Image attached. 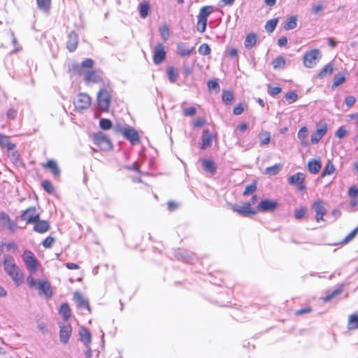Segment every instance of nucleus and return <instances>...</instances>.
<instances>
[{
    "label": "nucleus",
    "instance_id": "36",
    "mask_svg": "<svg viewBox=\"0 0 358 358\" xmlns=\"http://www.w3.org/2000/svg\"><path fill=\"white\" fill-rule=\"evenodd\" d=\"M336 171V168L334 165L333 164L332 162L330 160H328L326 163L324 169L321 173V177L324 178L327 176L333 174Z\"/></svg>",
    "mask_w": 358,
    "mask_h": 358
},
{
    "label": "nucleus",
    "instance_id": "27",
    "mask_svg": "<svg viewBox=\"0 0 358 358\" xmlns=\"http://www.w3.org/2000/svg\"><path fill=\"white\" fill-rule=\"evenodd\" d=\"M166 74L168 76L169 80L171 83H174L178 80V71L176 68L173 66H169L166 68Z\"/></svg>",
    "mask_w": 358,
    "mask_h": 358
},
{
    "label": "nucleus",
    "instance_id": "61",
    "mask_svg": "<svg viewBox=\"0 0 358 358\" xmlns=\"http://www.w3.org/2000/svg\"><path fill=\"white\" fill-rule=\"evenodd\" d=\"M347 134L346 128L344 126H341L338 127V129L336 131V136L339 139H341L345 136Z\"/></svg>",
    "mask_w": 358,
    "mask_h": 358
},
{
    "label": "nucleus",
    "instance_id": "5",
    "mask_svg": "<svg viewBox=\"0 0 358 358\" xmlns=\"http://www.w3.org/2000/svg\"><path fill=\"white\" fill-rule=\"evenodd\" d=\"M111 91L106 88H101L97 94V103L99 108L103 112H108L111 101Z\"/></svg>",
    "mask_w": 358,
    "mask_h": 358
},
{
    "label": "nucleus",
    "instance_id": "7",
    "mask_svg": "<svg viewBox=\"0 0 358 358\" xmlns=\"http://www.w3.org/2000/svg\"><path fill=\"white\" fill-rule=\"evenodd\" d=\"M91 97L85 93H80L74 100V106L76 110H87L91 106Z\"/></svg>",
    "mask_w": 358,
    "mask_h": 358
},
{
    "label": "nucleus",
    "instance_id": "31",
    "mask_svg": "<svg viewBox=\"0 0 358 358\" xmlns=\"http://www.w3.org/2000/svg\"><path fill=\"white\" fill-rule=\"evenodd\" d=\"M213 12V7L212 6H203L199 13L197 18L202 19L208 21V17Z\"/></svg>",
    "mask_w": 358,
    "mask_h": 358
},
{
    "label": "nucleus",
    "instance_id": "59",
    "mask_svg": "<svg viewBox=\"0 0 358 358\" xmlns=\"http://www.w3.org/2000/svg\"><path fill=\"white\" fill-rule=\"evenodd\" d=\"M4 246L8 252H15L17 250L18 246L15 242L4 243Z\"/></svg>",
    "mask_w": 358,
    "mask_h": 358
},
{
    "label": "nucleus",
    "instance_id": "58",
    "mask_svg": "<svg viewBox=\"0 0 358 358\" xmlns=\"http://www.w3.org/2000/svg\"><path fill=\"white\" fill-rule=\"evenodd\" d=\"M348 196L351 199H357L358 196V188L355 185L351 186L348 189Z\"/></svg>",
    "mask_w": 358,
    "mask_h": 358
},
{
    "label": "nucleus",
    "instance_id": "55",
    "mask_svg": "<svg viewBox=\"0 0 358 358\" xmlns=\"http://www.w3.org/2000/svg\"><path fill=\"white\" fill-rule=\"evenodd\" d=\"M112 126V122L109 119L103 118L99 121V127L103 130L110 129Z\"/></svg>",
    "mask_w": 358,
    "mask_h": 358
},
{
    "label": "nucleus",
    "instance_id": "4",
    "mask_svg": "<svg viewBox=\"0 0 358 358\" xmlns=\"http://www.w3.org/2000/svg\"><path fill=\"white\" fill-rule=\"evenodd\" d=\"M115 130L117 133L121 134L125 139L129 141L132 145H137L141 142L140 136L134 127L126 126L122 127L120 125L116 126Z\"/></svg>",
    "mask_w": 358,
    "mask_h": 358
},
{
    "label": "nucleus",
    "instance_id": "43",
    "mask_svg": "<svg viewBox=\"0 0 358 358\" xmlns=\"http://www.w3.org/2000/svg\"><path fill=\"white\" fill-rule=\"evenodd\" d=\"M272 65L275 69H283L285 66V60L282 56H278L273 60Z\"/></svg>",
    "mask_w": 358,
    "mask_h": 358
},
{
    "label": "nucleus",
    "instance_id": "22",
    "mask_svg": "<svg viewBox=\"0 0 358 358\" xmlns=\"http://www.w3.org/2000/svg\"><path fill=\"white\" fill-rule=\"evenodd\" d=\"M73 299L78 308L87 309V310H89V312H91L90 307L87 300H86L80 292H75L73 295Z\"/></svg>",
    "mask_w": 358,
    "mask_h": 358
},
{
    "label": "nucleus",
    "instance_id": "53",
    "mask_svg": "<svg viewBox=\"0 0 358 358\" xmlns=\"http://www.w3.org/2000/svg\"><path fill=\"white\" fill-rule=\"evenodd\" d=\"M257 189V182L254 181L252 184L247 185L243 191V196H247L254 193Z\"/></svg>",
    "mask_w": 358,
    "mask_h": 358
},
{
    "label": "nucleus",
    "instance_id": "46",
    "mask_svg": "<svg viewBox=\"0 0 358 358\" xmlns=\"http://www.w3.org/2000/svg\"><path fill=\"white\" fill-rule=\"evenodd\" d=\"M278 23V18H273L266 22L265 29L268 33H272Z\"/></svg>",
    "mask_w": 358,
    "mask_h": 358
},
{
    "label": "nucleus",
    "instance_id": "11",
    "mask_svg": "<svg viewBox=\"0 0 358 358\" xmlns=\"http://www.w3.org/2000/svg\"><path fill=\"white\" fill-rule=\"evenodd\" d=\"M0 226L7 228L12 232H14L17 228V223L12 220L6 213L3 211L0 212Z\"/></svg>",
    "mask_w": 358,
    "mask_h": 358
},
{
    "label": "nucleus",
    "instance_id": "57",
    "mask_svg": "<svg viewBox=\"0 0 358 358\" xmlns=\"http://www.w3.org/2000/svg\"><path fill=\"white\" fill-rule=\"evenodd\" d=\"M34 273H29V275H28V276L27 277V279H26L27 285L29 286V287L30 289L34 288L36 286V285H38V283L36 282V280L34 278Z\"/></svg>",
    "mask_w": 358,
    "mask_h": 358
},
{
    "label": "nucleus",
    "instance_id": "25",
    "mask_svg": "<svg viewBox=\"0 0 358 358\" xmlns=\"http://www.w3.org/2000/svg\"><path fill=\"white\" fill-rule=\"evenodd\" d=\"M307 166L310 173L316 174L321 169L322 164L320 159H311L308 162Z\"/></svg>",
    "mask_w": 358,
    "mask_h": 358
},
{
    "label": "nucleus",
    "instance_id": "12",
    "mask_svg": "<svg viewBox=\"0 0 358 358\" xmlns=\"http://www.w3.org/2000/svg\"><path fill=\"white\" fill-rule=\"evenodd\" d=\"M166 52L162 43H158L155 48L153 52V62L155 64H159L166 59Z\"/></svg>",
    "mask_w": 358,
    "mask_h": 358
},
{
    "label": "nucleus",
    "instance_id": "24",
    "mask_svg": "<svg viewBox=\"0 0 358 358\" xmlns=\"http://www.w3.org/2000/svg\"><path fill=\"white\" fill-rule=\"evenodd\" d=\"M42 166L45 169H50L55 178H58L60 175V170L58 166L52 159H49L45 164H43Z\"/></svg>",
    "mask_w": 358,
    "mask_h": 358
},
{
    "label": "nucleus",
    "instance_id": "47",
    "mask_svg": "<svg viewBox=\"0 0 358 358\" xmlns=\"http://www.w3.org/2000/svg\"><path fill=\"white\" fill-rule=\"evenodd\" d=\"M342 291H343V287H342L336 289L331 293H330V294H327V296H324L322 298V301L323 302H328V301H329L333 298H334V297L337 296L338 295H339L342 292Z\"/></svg>",
    "mask_w": 358,
    "mask_h": 358
},
{
    "label": "nucleus",
    "instance_id": "3",
    "mask_svg": "<svg viewBox=\"0 0 358 358\" xmlns=\"http://www.w3.org/2000/svg\"><path fill=\"white\" fill-rule=\"evenodd\" d=\"M22 259L29 273H36L40 269L43 271L40 262L31 250H24L22 255Z\"/></svg>",
    "mask_w": 358,
    "mask_h": 358
},
{
    "label": "nucleus",
    "instance_id": "60",
    "mask_svg": "<svg viewBox=\"0 0 358 358\" xmlns=\"http://www.w3.org/2000/svg\"><path fill=\"white\" fill-rule=\"evenodd\" d=\"M54 243L55 238L51 236H48L46 238L43 240L42 245L45 248H50L52 246Z\"/></svg>",
    "mask_w": 358,
    "mask_h": 358
},
{
    "label": "nucleus",
    "instance_id": "10",
    "mask_svg": "<svg viewBox=\"0 0 358 358\" xmlns=\"http://www.w3.org/2000/svg\"><path fill=\"white\" fill-rule=\"evenodd\" d=\"M40 217L39 213H37L36 208L34 206H31L24 210L20 218L22 220L26 221L27 223L33 224L37 221Z\"/></svg>",
    "mask_w": 358,
    "mask_h": 358
},
{
    "label": "nucleus",
    "instance_id": "41",
    "mask_svg": "<svg viewBox=\"0 0 358 358\" xmlns=\"http://www.w3.org/2000/svg\"><path fill=\"white\" fill-rule=\"evenodd\" d=\"M345 76L343 73L336 74L334 77V82L331 89L334 90L345 82Z\"/></svg>",
    "mask_w": 358,
    "mask_h": 358
},
{
    "label": "nucleus",
    "instance_id": "9",
    "mask_svg": "<svg viewBox=\"0 0 358 358\" xmlns=\"http://www.w3.org/2000/svg\"><path fill=\"white\" fill-rule=\"evenodd\" d=\"M231 209L234 212L243 217L257 214V210L252 208L250 202H245L243 206L234 204L231 206Z\"/></svg>",
    "mask_w": 358,
    "mask_h": 358
},
{
    "label": "nucleus",
    "instance_id": "26",
    "mask_svg": "<svg viewBox=\"0 0 358 358\" xmlns=\"http://www.w3.org/2000/svg\"><path fill=\"white\" fill-rule=\"evenodd\" d=\"M7 156L10 160L14 163L17 164L21 161V156L19 152L16 150V147H13L12 149H7Z\"/></svg>",
    "mask_w": 358,
    "mask_h": 358
},
{
    "label": "nucleus",
    "instance_id": "64",
    "mask_svg": "<svg viewBox=\"0 0 358 358\" xmlns=\"http://www.w3.org/2000/svg\"><path fill=\"white\" fill-rule=\"evenodd\" d=\"M282 92V89L280 87H268V92L272 96H275Z\"/></svg>",
    "mask_w": 358,
    "mask_h": 358
},
{
    "label": "nucleus",
    "instance_id": "50",
    "mask_svg": "<svg viewBox=\"0 0 358 358\" xmlns=\"http://www.w3.org/2000/svg\"><path fill=\"white\" fill-rule=\"evenodd\" d=\"M285 98L287 103L290 104L298 99V94L295 91H291L285 94Z\"/></svg>",
    "mask_w": 358,
    "mask_h": 358
},
{
    "label": "nucleus",
    "instance_id": "2",
    "mask_svg": "<svg viewBox=\"0 0 358 358\" xmlns=\"http://www.w3.org/2000/svg\"><path fill=\"white\" fill-rule=\"evenodd\" d=\"M91 140L100 151L108 152L113 150V145L109 137L102 131L93 133L90 136Z\"/></svg>",
    "mask_w": 358,
    "mask_h": 358
},
{
    "label": "nucleus",
    "instance_id": "30",
    "mask_svg": "<svg viewBox=\"0 0 358 358\" xmlns=\"http://www.w3.org/2000/svg\"><path fill=\"white\" fill-rule=\"evenodd\" d=\"M59 314L67 321L71 316V310L68 303H63L59 310Z\"/></svg>",
    "mask_w": 358,
    "mask_h": 358
},
{
    "label": "nucleus",
    "instance_id": "44",
    "mask_svg": "<svg viewBox=\"0 0 358 358\" xmlns=\"http://www.w3.org/2000/svg\"><path fill=\"white\" fill-rule=\"evenodd\" d=\"M222 101L225 104L229 105L233 102V101L234 99V96L232 92H231L229 90H224L222 92Z\"/></svg>",
    "mask_w": 358,
    "mask_h": 358
},
{
    "label": "nucleus",
    "instance_id": "15",
    "mask_svg": "<svg viewBox=\"0 0 358 358\" xmlns=\"http://www.w3.org/2000/svg\"><path fill=\"white\" fill-rule=\"evenodd\" d=\"M59 328L60 341L64 344H66L71 336L72 327L69 323H66V324L60 326Z\"/></svg>",
    "mask_w": 358,
    "mask_h": 358
},
{
    "label": "nucleus",
    "instance_id": "23",
    "mask_svg": "<svg viewBox=\"0 0 358 358\" xmlns=\"http://www.w3.org/2000/svg\"><path fill=\"white\" fill-rule=\"evenodd\" d=\"M33 224H34V230L39 234L45 233L50 229L49 222L46 220H41L40 217Z\"/></svg>",
    "mask_w": 358,
    "mask_h": 358
},
{
    "label": "nucleus",
    "instance_id": "21",
    "mask_svg": "<svg viewBox=\"0 0 358 358\" xmlns=\"http://www.w3.org/2000/svg\"><path fill=\"white\" fill-rule=\"evenodd\" d=\"M194 52V47H189L185 43H179L177 45V52L180 57L189 56Z\"/></svg>",
    "mask_w": 358,
    "mask_h": 358
},
{
    "label": "nucleus",
    "instance_id": "52",
    "mask_svg": "<svg viewBox=\"0 0 358 358\" xmlns=\"http://www.w3.org/2000/svg\"><path fill=\"white\" fill-rule=\"evenodd\" d=\"M358 233V227L354 229L348 235L345 236V238L341 241V244H347L350 242L357 234Z\"/></svg>",
    "mask_w": 358,
    "mask_h": 358
},
{
    "label": "nucleus",
    "instance_id": "45",
    "mask_svg": "<svg viewBox=\"0 0 358 358\" xmlns=\"http://www.w3.org/2000/svg\"><path fill=\"white\" fill-rule=\"evenodd\" d=\"M259 138L261 145H266L271 141V134L268 131H263L259 133Z\"/></svg>",
    "mask_w": 358,
    "mask_h": 358
},
{
    "label": "nucleus",
    "instance_id": "18",
    "mask_svg": "<svg viewBox=\"0 0 358 358\" xmlns=\"http://www.w3.org/2000/svg\"><path fill=\"white\" fill-rule=\"evenodd\" d=\"M84 79L87 83H101L103 82L101 76L94 70L86 72L84 75Z\"/></svg>",
    "mask_w": 358,
    "mask_h": 358
},
{
    "label": "nucleus",
    "instance_id": "54",
    "mask_svg": "<svg viewBox=\"0 0 358 358\" xmlns=\"http://www.w3.org/2000/svg\"><path fill=\"white\" fill-rule=\"evenodd\" d=\"M198 52L201 55H210L211 50L208 44L203 43L199 47Z\"/></svg>",
    "mask_w": 358,
    "mask_h": 358
},
{
    "label": "nucleus",
    "instance_id": "6",
    "mask_svg": "<svg viewBox=\"0 0 358 358\" xmlns=\"http://www.w3.org/2000/svg\"><path fill=\"white\" fill-rule=\"evenodd\" d=\"M306 175L303 173H296L287 178V182L291 185H295L299 192H303L306 189L305 183Z\"/></svg>",
    "mask_w": 358,
    "mask_h": 358
},
{
    "label": "nucleus",
    "instance_id": "51",
    "mask_svg": "<svg viewBox=\"0 0 358 358\" xmlns=\"http://www.w3.org/2000/svg\"><path fill=\"white\" fill-rule=\"evenodd\" d=\"M41 185L43 188V189L48 194H52L55 191V188L53 187V185L51 183L50 181L48 180H45L42 182Z\"/></svg>",
    "mask_w": 358,
    "mask_h": 358
},
{
    "label": "nucleus",
    "instance_id": "63",
    "mask_svg": "<svg viewBox=\"0 0 358 358\" xmlns=\"http://www.w3.org/2000/svg\"><path fill=\"white\" fill-rule=\"evenodd\" d=\"M17 115V110L14 108H10L6 112V117L8 120H15Z\"/></svg>",
    "mask_w": 358,
    "mask_h": 358
},
{
    "label": "nucleus",
    "instance_id": "40",
    "mask_svg": "<svg viewBox=\"0 0 358 358\" xmlns=\"http://www.w3.org/2000/svg\"><path fill=\"white\" fill-rule=\"evenodd\" d=\"M296 25L297 17L296 16L293 15L287 19L284 25V29L287 31L294 29L296 27Z\"/></svg>",
    "mask_w": 358,
    "mask_h": 358
},
{
    "label": "nucleus",
    "instance_id": "32",
    "mask_svg": "<svg viewBox=\"0 0 358 358\" xmlns=\"http://www.w3.org/2000/svg\"><path fill=\"white\" fill-rule=\"evenodd\" d=\"M39 10L48 13L51 9L52 0H36Z\"/></svg>",
    "mask_w": 358,
    "mask_h": 358
},
{
    "label": "nucleus",
    "instance_id": "14",
    "mask_svg": "<svg viewBox=\"0 0 358 358\" xmlns=\"http://www.w3.org/2000/svg\"><path fill=\"white\" fill-rule=\"evenodd\" d=\"M327 131V124L323 123L318 125L316 130L311 134L310 141L312 144H317Z\"/></svg>",
    "mask_w": 358,
    "mask_h": 358
},
{
    "label": "nucleus",
    "instance_id": "38",
    "mask_svg": "<svg viewBox=\"0 0 358 358\" xmlns=\"http://www.w3.org/2000/svg\"><path fill=\"white\" fill-rule=\"evenodd\" d=\"M203 167L204 169L210 173H215L216 171V166L215 163L211 159H204L201 161Z\"/></svg>",
    "mask_w": 358,
    "mask_h": 358
},
{
    "label": "nucleus",
    "instance_id": "13",
    "mask_svg": "<svg viewBox=\"0 0 358 358\" xmlns=\"http://www.w3.org/2000/svg\"><path fill=\"white\" fill-rule=\"evenodd\" d=\"M278 206L277 201L262 199L257 206V210L260 212L273 211Z\"/></svg>",
    "mask_w": 358,
    "mask_h": 358
},
{
    "label": "nucleus",
    "instance_id": "8",
    "mask_svg": "<svg viewBox=\"0 0 358 358\" xmlns=\"http://www.w3.org/2000/svg\"><path fill=\"white\" fill-rule=\"evenodd\" d=\"M320 52L317 49H313L305 53L303 57V63L307 68H312L316 64L317 61L320 58Z\"/></svg>",
    "mask_w": 358,
    "mask_h": 358
},
{
    "label": "nucleus",
    "instance_id": "19",
    "mask_svg": "<svg viewBox=\"0 0 358 358\" xmlns=\"http://www.w3.org/2000/svg\"><path fill=\"white\" fill-rule=\"evenodd\" d=\"M216 138L213 136L208 129H204L201 137V148L205 150L210 148L213 144V141Z\"/></svg>",
    "mask_w": 358,
    "mask_h": 358
},
{
    "label": "nucleus",
    "instance_id": "20",
    "mask_svg": "<svg viewBox=\"0 0 358 358\" xmlns=\"http://www.w3.org/2000/svg\"><path fill=\"white\" fill-rule=\"evenodd\" d=\"M78 36L75 31H71L68 35L66 48L71 52L75 51L78 47Z\"/></svg>",
    "mask_w": 358,
    "mask_h": 358
},
{
    "label": "nucleus",
    "instance_id": "29",
    "mask_svg": "<svg viewBox=\"0 0 358 358\" xmlns=\"http://www.w3.org/2000/svg\"><path fill=\"white\" fill-rule=\"evenodd\" d=\"M257 36L256 34L250 33L248 34L244 41L245 47L248 49L253 48L257 43Z\"/></svg>",
    "mask_w": 358,
    "mask_h": 358
},
{
    "label": "nucleus",
    "instance_id": "56",
    "mask_svg": "<svg viewBox=\"0 0 358 358\" xmlns=\"http://www.w3.org/2000/svg\"><path fill=\"white\" fill-rule=\"evenodd\" d=\"M207 26V20L197 18L196 29L200 33H203L206 31Z\"/></svg>",
    "mask_w": 358,
    "mask_h": 358
},
{
    "label": "nucleus",
    "instance_id": "62",
    "mask_svg": "<svg viewBox=\"0 0 358 358\" xmlns=\"http://www.w3.org/2000/svg\"><path fill=\"white\" fill-rule=\"evenodd\" d=\"M196 113V108L194 107H189L184 108L182 110V113L185 116H194Z\"/></svg>",
    "mask_w": 358,
    "mask_h": 358
},
{
    "label": "nucleus",
    "instance_id": "17",
    "mask_svg": "<svg viewBox=\"0 0 358 358\" xmlns=\"http://www.w3.org/2000/svg\"><path fill=\"white\" fill-rule=\"evenodd\" d=\"M37 288L38 291L43 293L48 299L51 298L53 295L50 283L46 280H39Z\"/></svg>",
    "mask_w": 358,
    "mask_h": 358
},
{
    "label": "nucleus",
    "instance_id": "39",
    "mask_svg": "<svg viewBox=\"0 0 358 358\" xmlns=\"http://www.w3.org/2000/svg\"><path fill=\"white\" fill-rule=\"evenodd\" d=\"M282 168L281 164H275L271 166H268L265 169L264 173L268 176H275L278 173Z\"/></svg>",
    "mask_w": 358,
    "mask_h": 358
},
{
    "label": "nucleus",
    "instance_id": "16",
    "mask_svg": "<svg viewBox=\"0 0 358 358\" xmlns=\"http://www.w3.org/2000/svg\"><path fill=\"white\" fill-rule=\"evenodd\" d=\"M313 208L315 210V220L317 222L324 220L323 217L327 213V210L324 206V203L321 200L316 201L313 204Z\"/></svg>",
    "mask_w": 358,
    "mask_h": 358
},
{
    "label": "nucleus",
    "instance_id": "42",
    "mask_svg": "<svg viewBox=\"0 0 358 358\" xmlns=\"http://www.w3.org/2000/svg\"><path fill=\"white\" fill-rule=\"evenodd\" d=\"M150 9V4L148 2L143 1L141 3H140V5H139L140 16L143 19L145 18L148 15Z\"/></svg>",
    "mask_w": 358,
    "mask_h": 358
},
{
    "label": "nucleus",
    "instance_id": "34",
    "mask_svg": "<svg viewBox=\"0 0 358 358\" xmlns=\"http://www.w3.org/2000/svg\"><path fill=\"white\" fill-rule=\"evenodd\" d=\"M348 329L350 331L358 329V314L355 313L349 316Z\"/></svg>",
    "mask_w": 358,
    "mask_h": 358
},
{
    "label": "nucleus",
    "instance_id": "37",
    "mask_svg": "<svg viewBox=\"0 0 358 358\" xmlns=\"http://www.w3.org/2000/svg\"><path fill=\"white\" fill-rule=\"evenodd\" d=\"M334 71V66L332 64H327L320 71L318 76L320 78H324L327 76H331Z\"/></svg>",
    "mask_w": 358,
    "mask_h": 358
},
{
    "label": "nucleus",
    "instance_id": "48",
    "mask_svg": "<svg viewBox=\"0 0 358 358\" xmlns=\"http://www.w3.org/2000/svg\"><path fill=\"white\" fill-rule=\"evenodd\" d=\"M159 31L164 41H167L170 36L169 28L167 25L164 24L159 27Z\"/></svg>",
    "mask_w": 358,
    "mask_h": 358
},
{
    "label": "nucleus",
    "instance_id": "33",
    "mask_svg": "<svg viewBox=\"0 0 358 358\" xmlns=\"http://www.w3.org/2000/svg\"><path fill=\"white\" fill-rule=\"evenodd\" d=\"M80 341L85 345H89L92 341V336L90 331L86 328H83L80 331Z\"/></svg>",
    "mask_w": 358,
    "mask_h": 358
},
{
    "label": "nucleus",
    "instance_id": "1",
    "mask_svg": "<svg viewBox=\"0 0 358 358\" xmlns=\"http://www.w3.org/2000/svg\"><path fill=\"white\" fill-rule=\"evenodd\" d=\"M3 268L4 272L9 276L17 287L22 285L24 281V273L16 264L14 258L10 255H6L3 259Z\"/></svg>",
    "mask_w": 358,
    "mask_h": 358
},
{
    "label": "nucleus",
    "instance_id": "49",
    "mask_svg": "<svg viewBox=\"0 0 358 358\" xmlns=\"http://www.w3.org/2000/svg\"><path fill=\"white\" fill-rule=\"evenodd\" d=\"M306 211H307V208L306 206H301L299 208L295 209L294 214L295 219L296 220L302 219L305 216Z\"/></svg>",
    "mask_w": 358,
    "mask_h": 358
},
{
    "label": "nucleus",
    "instance_id": "28",
    "mask_svg": "<svg viewBox=\"0 0 358 358\" xmlns=\"http://www.w3.org/2000/svg\"><path fill=\"white\" fill-rule=\"evenodd\" d=\"M13 147H16V144L10 141L9 136L0 134V148L12 149Z\"/></svg>",
    "mask_w": 358,
    "mask_h": 358
},
{
    "label": "nucleus",
    "instance_id": "35",
    "mask_svg": "<svg viewBox=\"0 0 358 358\" xmlns=\"http://www.w3.org/2000/svg\"><path fill=\"white\" fill-rule=\"evenodd\" d=\"M308 128L304 126V127H302L298 134H297V137L301 141V144L303 145H308L309 143L307 141V136H308Z\"/></svg>",
    "mask_w": 358,
    "mask_h": 358
}]
</instances>
